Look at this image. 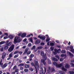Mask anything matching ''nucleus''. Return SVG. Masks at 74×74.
<instances>
[{
    "label": "nucleus",
    "mask_w": 74,
    "mask_h": 74,
    "mask_svg": "<svg viewBox=\"0 0 74 74\" xmlns=\"http://www.w3.org/2000/svg\"><path fill=\"white\" fill-rule=\"evenodd\" d=\"M24 71L25 72H27L28 71V69H24Z\"/></svg>",
    "instance_id": "a19ab883"
},
{
    "label": "nucleus",
    "mask_w": 74,
    "mask_h": 74,
    "mask_svg": "<svg viewBox=\"0 0 74 74\" xmlns=\"http://www.w3.org/2000/svg\"><path fill=\"white\" fill-rule=\"evenodd\" d=\"M19 56V55L17 54V55H15L14 57V58H17V57H18Z\"/></svg>",
    "instance_id": "ea45409f"
},
{
    "label": "nucleus",
    "mask_w": 74,
    "mask_h": 74,
    "mask_svg": "<svg viewBox=\"0 0 74 74\" xmlns=\"http://www.w3.org/2000/svg\"><path fill=\"white\" fill-rule=\"evenodd\" d=\"M11 58V57H9V58H7V60H10Z\"/></svg>",
    "instance_id": "680f3d73"
},
{
    "label": "nucleus",
    "mask_w": 74,
    "mask_h": 74,
    "mask_svg": "<svg viewBox=\"0 0 74 74\" xmlns=\"http://www.w3.org/2000/svg\"><path fill=\"white\" fill-rule=\"evenodd\" d=\"M56 67H57L58 68L61 67H62V64H57L56 65Z\"/></svg>",
    "instance_id": "dca6fc26"
},
{
    "label": "nucleus",
    "mask_w": 74,
    "mask_h": 74,
    "mask_svg": "<svg viewBox=\"0 0 74 74\" xmlns=\"http://www.w3.org/2000/svg\"><path fill=\"white\" fill-rule=\"evenodd\" d=\"M56 42H57V43H59L60 42L58 40H56Z\"/></svg>",
    "instance_id": "338daca9"
},
{
    "label": "nucleus",
    "mask_w": 74,
    "mask_h": 74,
    "mask_svg": "<svg viewBox=\"0 0 74 74\" xmlns=\"http://www.w3.org/2000/svg\"><path fill=\"white\" fill-rule=\"evenodd\" d=\"M62 70L64 71H67V69H65L64 67H63L62 68Z\"/></svg>",
    "instance_id": "a211bd4d"
},
{
    "label": "nucleus",
    "mask_w": 74,
    "mask_h": 74,
    "mask_svg": "<svg viewBox=\"0 0 74 74\" xmlns=\"http://www.w3.org/2000/svg\"><path fill=\"white\" fill-rule=\"evenodd\" d=\"M27 40V39L25 38L23 40V41L24 42H26V41Z\"/></svg>",
    "instance_id": "864d4df0"
},
{
    "label": "nucleus",
    "mask_w": 74,
    "mask_h": 74,
    "mask_svg": "<svg viewBox=\"0 0 74 74\" xmlns=\"http://www.w3.org/2000/svg\"><path fill=\"white\" fill-rule=\"evenodd\" d=\"M30 70L31 71H33V69L32 68H30Z\"/></svg>",
    "instance_id": "8fccbe9b"
},
{
    "label": "nucleus",
    "mask_w": 74,
    "mask_h": 74,
    "mask_svg": "<svg viewBox=\"0 0 74 74\" xmlns=\"http://www.w3.org/2000/svg\"><path fill=\"white\" fill-rule=\"evenodd\" d=\"M53 60V61H55L56 62H58V59H56V58H55V57H53V58L52 59Z\"/></svg>",
    "instance_id": "f3484780"
},
{
    "label": "nucleus",
    "mask_w": 74,
    "mask_h": 74,
    "mask_svg": "<svg viewBox=\"0 0 74 74\" xmlns=\"http://www.w3.org/2000/svg\"><path fill=\"white\" fill-rule=\"evenodd\" d=\"M23 66H24V64L23 63H21L19 65V66H20L21 67Z\"/></svg>",
    "instance_id": "473e14b6"
},
{
    "label": "nucleus",
    "mask_w": 74,
    "mask_h": 74,
    "mask_svg": "<svg viewBox=\"0 0 74 74\" xmlns=\"http://www.w3.org/2000/svg\"><path fill=\"white\" fill-rule=\"evenodd\" d=\"M5 56H6V53L5 52L2 53L1 57L2 59H4L5 58Z\"/></svg>",
    "instance_id": "0eeeda50"
},
{
    "label": "nucleus",
    "mask_w": 74,
    "mask_h": 74,
    "mask_svg": "<svg viewBox=\"0 0 74 74\" xmlns=\"http://www.w3.org/2000/svg\"><path fill=\"white\" fill-rule=\"evenodd\" d=\"M69 53L70 56H71L72 57H73V56H74L73 54L71 53V52H69Z\"/></svg>",
    "instance_id": "b1692460"
},
{
    "label": "nucleus",
    "mask_w": 74,
    "mask_h": 74,
    "mask_svg": "<svg viewBox=\"0 0 74 74\" xmlns=\"http://www.w3.org/2000/svg\"><path fill=\"white\" fill-rule=\"evenodd\" d=\"M16 68H17V66L16 65H15L13 68V70H16L17 69Z\"/></svg>",
    "instance_id": "a878e982"
},
{
    "label": "nucleus",
    "mask_w": 74,
    "mask_h": 74,
    "mask_svg": "<svg viewBox=\"0 0 74 74\" xmlns=\"http://www.w3.org/2000/svg\"><path fill=\"white\" fill-rule=\"evenodd\" d=\"M62 53H66V51L64 50H62L61 51Z\"/></svg>",
    "instance_id": "a18cd8bd"
},
{
    "label": "nucleus",
    "mask_w": 74,
    "mask_h": 74,
    "mask_svg": "<svg viewBox=\"0 0 74 74\" xmlns=\"http://www.w3.org/2000/svg\"><path fill=\"white\" fill-rule=\"evenodd\" d=\"M28 47H30L32 46V44L31 43H29L28 44Z\"/></svg>",
    "instance_id": "de8ad7c7"
},
{
    "label": "nucleus",
    "mask_w": 74,
    "mask_h": 74,
    "mask_svg": "<svg viewBox=\"0 0 74 74\" xmlns=\"http://www.w3.org/2000/svg\"><path fill=\"white\" fill-rule=\"evenodd\" d=\"M53 64L54 65V66H56V65H57L58 63L56 62H53Z\"/></svg>",
    "instance_id": "c85d7f7f"
},
{
    "label": "nucleus",
    "mask_w": 74,
    "mask_h": 74,
    "mask_svg": "<svg viewBox=\"0 0 74 74\" xmlns=\"http://www.w3.org/2000/svg\"><path fill=\"white\" fill-rule=\"evenodd\" d=\"M18 62H19V63H22V60H19Z\"/></svg>",
    "instance_id": "774afa93"
},
{
    "label": "nucleus",
    "mask_w": 74,
    "mask_h": 74,
    "mask_svg": "<svg viewBox=\"0 0 74 74\" xmlns=\"http://www.w3.org/2000/svg\"><path fill=\"white\" fill-rule=\"evenodd\" d=\"M40 42H41V40H40L37 39L35 43L36 44H38L40 43Z\"/></svg>",
    "instance_id": "f8f14e48"
},
{
    "label": "nucleus",
    "mask_w": 74,
    "mask_h": 74,
    "mask_svg": "<svg viewBox=\"0 0 74 74\" xmlns=\"http://www.w3.org/2000/svg\"><path fill=\"white\" fill-rule=\"evenodd\" d=\"M55 57H56V58H57L58 59V60H59V59H60V58H59V56H58V55H56Z\"/></svg>",
    "instance_id": "58836bf2"
},
{
    "label": "nucleus",
    "mask_w": 74,
    "mask_h": 74,
    "mask_svg": "<svg viewBox=\"0 0 74 74\" xmlns=\"http://www.w3.org/2000/svg\"><path fill=\"white\" fill-rule=\"evenodd\" d=\"M34 55L33 54H31V55H30V58H33V57H34Z\"/></svg>",
    "instance_id": "37998d69"
},
{
    "label": "nucleus",
    "mask_w": 74,
    "mask_h": 74,
    "mask_svg": "<svg viewBox=\"0 0 74 74\" xmlns=\"http://www.w3.org/2000/svg\"><path fill=\"white\" fill-rule=\"evenodd\" d=\"M61 57H64V56H65V58H66V55L65 54H62L61 55Z\"/></svg>",
    "instance_id": "7c9ffc66"
},
{
    "label": "nucleus",
    "mask_w": 74,
    "mask_h": 74,
    "mask_svg": "<svg viewBox=\"0 0 74 74\" xmlns=\"http://www.w3.org/2000/svg\"><path fill=\"white\" fill-rule=\"evenodd\" d=\"M26 36V33H23L21 35V37L23 38H24Z\"/></svg>",
    "instance_id": "ddd939ff"
},
{
    "label": "nucleus",
    "mask_w": 74,
    "mask_h": 74,
    "mask_svg": "<svg viewBox=\"0 0 74 74\" xmlns=\"http://www.w3.org/2000/svg\"><path fill=\"white\" fill-rule=\"evenodd\" d=\"M22 41V39L20 38V37L16 36L14 39V44H16L17 42H20Z\"/></svg>",
    "instance_id": "f03ea898"
},
{
    "label": "nucleus",
    "mask_w": 74,
    "mask_h": 74,
    "mask_svg": "<svg viewBox=\"0 0 74 74\" xmlns=\"http://www.w3.org/2000/svg\"><path fill=\"white\" fill-rule=\"evenodd\" d=\"M50 40V38H49V36L47 37V38L46 39V42H48V41H49Z\"/></svg>",
    "instance_id": "412c9836"
},
{
    "label": "nucleus",
    "mask_w": 74,
    "mask_h": 74,
    "mask_svg": "<svg viewBox=\"0 0 74 74\" xmlns=\"http://www.w3.org/2000/svg\"><path fill=\"white\" fill-rule=\"evenodd\" d=\"M11 44V42H9L8 43L5 45V46L4 47V49L5 50L8 49L9 48L8 46H10Z\"/></svg>",
    "instance_id": "7ed1b4c3"
},
{
    "label": "nucleus",
    "mask_w": 74,
    "mask_h": 74,
    "mask_svg": "<svg viewBox=\"0 0 74 74\" xmlns=\"http://www.w3.org/2000/svg\"><path fill=\"white\" fill-rule=\"evenodd\" d=\"M26 46H24L23 47V49H25V48H26Z\"/></svg>",
    "instance_id": "e2e57ef3"
},
{
    "label": "nucleus",
    "mask_w": 74,
    "mask_h": 74,
    "mask_svg": "<svg viewBox=\"0 0 74 74\" xmlns=\"http://www.w3.org/2000/svg\"><path fill=\"white\" fill-rule=\"evenodd\" d=\"M55 51L56 52H59V50H57V49H55Z\"/></svg>",
    "instance_id": "052dcab7"
},
{
    "label": "nucleus",
    "mask_w": 74,
    "mask_h": 74,
    "mask_svg": "<svg viewBox=\"0 0 74 74\" xmlns=\"http://www.w3.org/2000/svg\"><path fill=\"white\" fill-rule=\"evenodd\" d=\"M55 45V44H54V43H52V42H51L50 43V45L51 46H53V45Z\"/></svg>",
    "instance_id": "c9c22d12"
},
{
    "label": "nucleus",
    "mask_w": 74,
    "mask_h": 74,
    "mask_svg": "<svg viewBox=\"0 0 74 74\" xmlns=\"http://www.w3.org/2000/svg\"><path fill=\"white\" fill-rule=\"evenodd\" d=\"M19 70L18 69H16L15 70V71L14 72H12V74H18V71Z\"/></svg>",
    "instance_id": "9b49d317"
},
{
    "label": "nucleus",
    "mask_w": 74,
    "mask_h": 74,
    "mask_svg": "<svg viewBox=\"0 0 74 74\" xmlns=\"http://www.w3.org/2000/svg\"><path fill=\"white\" fill-rule=\"evenodd\" d=\"M31 36V35H28L27 36V37H30Z\"/></svg>",
    "instance_id": "69168bd1"
},
{
    "label": "nucleus",
    "mask_w": 74,
    "mask_h": 74,
    "mask_svg": "<svg viewBox=\"0 0 74 74\" xmlns=\"http://www.w3.org/2000/svg\"><path fill=\"white\" fill-rule=\"evenodd\" d=\"M25 68H29L30 67V65H29L26 64L25 65Z\"/></svg>",
    "instance_id": "aec40b11"
},
{
    "label": "nucleus",
    "mask_w": 74,
    "mask_h": 74,
    "mask_svg": "<svg viewBox=\"0 0 74 74\" xmlns=\"http://www.w3.org/2000/svg\"><path fill=\"white\" fill-rule=\"evenodd\" d=\"M8 42H9V41L8 40L6 41V43L5 45L8 44L9 43H8Z\"/></svg>",
    "instance_id": "bf43d9fd"
},
{
    "label": "nucleus",
    "mask_w": 74,
    "mask_h": 74,
    "mask_svg": "<svg viewBox=\"0 0 74 74\" xmlns=\"http://www.w3.org/2000/svg\"><path fill=\"white\" fill-rule=\"evenodd\" d=\"M71 51L73 53H74V49H71Z\"/></svg>",
    "instance_id": "c03bdc74"
},
{
    "label": "nucleus",
    "mask_w": 74,
    "mask_h": 74,
    "mask_svg": "<svg viewBox=\"0 0 74 74\" xmlns=\"http://www.w3.org/2000/svg\"><path fill=\"white\" fill-rule=\"evenodd\" d=\"M0 50H1V51L2 52L3 51V47H1L0 48Z\"/></svg>",
    "instance_id": "3c124183"
},
{
    "label": "nucleus",
    "mask_w": 74,
    "mask_h": 74,
    "mask_svg": "<svg viewBox=\"0 0 74 74\" xmlns=\"http://www.w3.org/2000/svg\"><path fill=\"white\" fill-rule=\"evenodd\" d=\"M29 40L31 42H33V40L32 38L29 39Z\"/></svg>",
    "instance_id": "4d7b16f0"
},
{
    "label": "nucleus",
    "mask_w": 74,
    "mask_h": 74,
    "mask_svg": "<svg viewBox=\"0 0 74 74\" xmlns=\"http://www.w3.org/2000/svg\"><path fill=\"white\" fill-rule=\"evenodd\" d=\"M47 61H48V64H51V61L49 60V59H48Z\"/></svg>",
    "instance_id": "393cba45"
},
{
    "label": "nucleus",
    "mask_w": 74,
    "mask_h": 74,
    "mask_svg": "<svg viewBox=\"0 0 74 74\" xmlns=\"http://www.w3.org/2000/svg\"><path fill=\"white\" fill-rule=\"evenodd\" d=\"M9 57L11 58H12V53H10V54L9 55Z\"/></svg>",
    "instance_id": "72a5a7b5"
},
{
    "label": "nucleus",
    "mask_w": 74,
    "mask_h": 74,
    "mask_svg": "<svg viewBox=\"0 0 74 74\" xmlns=\"http://www.w3.org/2000/svg\"><path fill=\"white\" fill-rule=\"evenodd\" d=\"M69 73L70 74H74V72L73 71H70Z\"/></svg>",
    "instance_id": "e433bc0d"
},
{
    "label": "nucleus",
    "mask_w": 74,
    "mask_h": 74,
    "mask_svg": "<svg viewBox=\"0 0 74 74\" xmlns=\"http://www.w3.org/2000/svg\"><path fill=\"white\" fill-rule=\"evenodd\" d=\"M8 66V63H5L3 65H1V66L2 68V69H4L7 66Z\"/></svg>",
    "instance_id": "423d86ee"
},
{
    "label": "nucleus",
    "mask_w": 74,
    "mask_h": 74,
    "mask_svg": "<svg viewBox=\"0 0 74 74\" xmlns=\"http://www.w3.org/2000/svg\"><path fill=\"white\" fill-rule=\"evenodd\" d=\"M36 48V46L34 45L33 46V47H32L31 48V50H33V49H34Z\"/></svg>",
    "instance_id": "2f4dec72"
},
{
    "label": "nucleus",
    "mask_w": 74,
    "mask_h": 74,
    "mask_svg": "<svg viewBox=\"0 0 74 74\" xmlns=\"http://www.w3.org/2000/svg\"><path fill=\"white\" fill-rule=\"evenodd\" d=\"M50 49L51 51H53V47H51Z\"/></svg>",
    "instance_id": "5fc2aeb1"
},
{
    "label": "nucleus",
    "mask_w": 74,
    "mask_h": 74,
    "mask_svg": "<svg viewBox=\"0 0 74 74\" xmlns=\"http://www.w3.org/2000/svg\"><path fill=\"white\" fill-rule=\"evenodd\" d=\"M26 53H27V55H30V53H31V51H27Z\"/></svg>",
    "instance_id": "bb28decb"
},
{
    "label": "nucleus",
    "mask_w": 74,
    "mask_h": 74,
    "mask_svg": "<svg viewBox=\"0 0 74 74\" xmlns=\"http://www.w3.org/2000/svg\"><path fill=\"white\" fill-rule=\"evenodd\" d=\"M18 53H19V54H20V55H22V51H20L19 52L18 51Z\"/></svg>",
    "instance_id": "603ef678"
},
{
    "label": "nucleus",
    "mask_w": 74,
    "mask_h": 74,
    "mask_svg": "<svg viewBox=\"0 0 74 74\" xmlns=\"http://www.w3.org/2000/svg\"><path fill=\"white\" fill-rule=\"evenodd\" d=\"M65 67L66 69H69L70 68V66L68 64H66Z\"/></svg>",
    "instance_id": "4468645a"
},
{
    "label": "nucleus",
    "mask_w": 74,
    "mask_h": 74,
    "mask_svg": "<svg viewBox=\"0 0 74 74\" xmlns=\"http://www.w3.org/2000/svg\"><path fill=\"white\" fill-rule=\"evenodd\" d=\"M29 48L28 47L26 48L25 50L24 53H26L28 52V51H29Z\"/></svg>",
    "instance_id": "2eb2a0df"
},
{
    "label": "nucleus",
    "mask_w": 74,
    "mask_h": 74,
    "mask_svg": "<svg viewBox=\"0 0 74 74\" xmlns=\"http://www.w3.org/2000/svg\"><path fill=\"white\" fill-rule=\"evenodd\" d=\"M45 45V43L44 42H41L40 43L41 45Z\"/></svg>",
    "instance_id": "49530a36"
},
{
    "label": "nucleus",
    "mask_w": 74,
    "mask_h": 74,
    "mask_svg": "<svg viewBox=\"0 0 74 74\" xmlns=\"http://www.w3.org/2000/svg\"><path fill=\"white\" fill-rule=\"evenodd\" d=\"M9 37L11 40L14 37L12 35H10Z\"/></svg>",
    "instance_id": "4be33fe9"
},
{
    "label": "nucleus",
    "mask_w": 74,
    "mask_h": 74,
    "mask_svg": "<svg viewBox=\"0 0 74 74\" xmlns=\"http://www.w3.org/2000/svg\"><path fill=\"white\" fill-rule=\"evenodd\" d=\"M70 49H73V46H71L70 47Z\"/></svg>",
    "instance_id": "0e129e2a"
},
{
    "label": "nucleus",
    "mask_w": 74,
    "mask_h": 74,
    "mask_svg": "<svg viewBox=\"0 0 74 74\" xmlns=\"http://www.w3.org/2000/svg\"><path fill=\"white\" fill-rule=\"evenodd\" d=\"M38 38H40V40H44L45 39V36H40V35H39L38 37Z\"/></svg>",
    "instance_id": "1a4fd4ad"
},
{
    "label": "nucleus",
    "mask_w": 74,
    "mask_h": 74,
    "mask_svg": "<svg viewBox=\"0 0 74 74\" xmlns=\"http://www.w3.org/2000/svg\"><path fill=\"white\" fill-rule=\"evenodd\" d=\"M18 52H19V51H16L14 53V54L15 55V54H16V53H18Z\"/></svg>",
    "instance_id": "4c0bfd02"
},
{
    "label": "nucleus",
    "mask_w": 74,
    "mask_h": 74,
    "mask_svg": "<svg viewBox=\"0 0 74 74\" xmlns=\"http://www.w3.org/2000/svg\"><path fill=\"white\" fill-rule=\"evenodd\" d=\"M70 64H71V67H74V64L72 63H70Z\"/></svg>",
    "instance_id": "f704fd0d"
},
{
    "label": "nucleus",
    "mask_w": 74,
    "mask_h": 74,
    "mask_svg": "<svg viewBox=\"0 0 74 74\" xmlns=\"http://www.w3.org/2000/svg\"><path fill=\"white\" fill-rule=\"evenodd\" d=\"M5 43V42L2 41L0 42V45H2V44H4Z\"/></svg>",
    "instance_id": "c756f323"
},
{
    "label": "nucleus",
    "mask_w": 74,
    "mask_h": 74,
    "mask_svg": "<svg viewBox=\"0 0 74 74\" xmlns=\"http://www.w3.org/2000/svg\"><path fill=\"white\" fill-rule=\"evenodd\" d=\"M64 59L63 58H61L60 59V62H62V61H63V60Z\"/></svg>",
    "instance_id": "09e8293b"
},
{
    "label": "nucleus",
    "mask_w": 74,
    "mask_h": 74,
    "mask_svg": "<svg viewBox=\"0 0 74 74\" xmlns=\"http://www.w3.org/2000/svg\"><path fill=\"white\" fill-rule=\"evenodd\" d=\"M41 62L43 64H44L45 66L46 65L47 63L45 62V60H44L43 59H41Z\"/></svg>",
    "instance_id": "6e6552de"
},
{
    "label": "nucleus",
    "mask_w": 74,
    "mask_h": 74,
    "mask_svg": "<svg viewBox=\"0 0 74 74\" xmlns=\"http://www.w3.org/2000/svg\"><path fill=\"white\" fill-rule=\"evenodd\" d=\"M43 58H44V60H47V58L45 54L44 56H43Z\"/></svg>",
    "instance_id": "cd10ccee"
},
{
    "label": "nucleus",
    "mask_w": 74,
    "mask_h": 74,
    "mask_svg": "<svg viewBox=\"0 0 74 74\" xmlns=\"http://www.w3.org/2000/svg\"><path fill=\"white\" fill-rule=\"evenodd\" d=\"M14 45H12L8 49V51L9 52H11L14 50Z\"/></svg>",
    "instance_id": "20e7f679"
},
{
    "label": "nucleus",
    "mask_w": 74,
    "mask_h": 74,
    "mask_svg": "<svg viewBox=\"0 0 74 74\" xmlns=\"http://www.w3.org/2000/svg\"><path fill=\"white\" fill-rule=\"evenodd\" d=\"M41 56H42V57L44 56V52L42 51L41 52Z\"/></svg>",
    "instance_id": "5701e85b"
},
{
    "label": "nucleus",
    "mask_w": 74,
    "mask_h": 74,
    "mask_svg": "<svg viewBox=\"0 0 74 74\" xmlns=\"http://www.w3.org/2000/svg\"><path fill=\"white\" fill-rule=\"evenodd\" d=\"M31 65L33 67H35L36 71V74H37V73L38 72L37 69H38V68L39 69V66H38V61H35V64L33 62H32Z\"/></svg>",
    "instance_id": "f257e3e1"
},
{
    "label": "nucleus",
    "mask_w": 74,
    "mask_h": 74,
    "mask_svg": "<svg viewBox=\"0 0 74 74\" xmlns=\"http://www.w3.org/2000/svg\"><path fill=\"white\" fill-rule=\"evenodd\" d=\"M20 69L21 70H22L23 69V67H20Z\"/></svg>",
    "instance_id": "13d9d810"
},
{
    "label": "nucleus",
    "mask_w": 74,
    "mask_h": 74,
    "mask_svg": "<svg viewBox=\"0 0 74 74\" xmlns=\"http://www.w3.org/2000/svg\"><path fill=\"white\" fill-rule=\"evenodd\" d=\"M3 65V63H2V60H1V61L0 62V65Z\"/></svg>",
    "instance_id": "79ce46f5"
},
{
    "label": "nucleus",
    "mask_w": 74,
    "mask_h": 74,
    "mask_svg": "<svg viewBox=\"0 0 74 74\" xmlns=\"http://www.w3.org/2000/svg\"><path fill=\"white\" fill-rule=\"evenodd\" d=\"M18 36H22V34L21 33H20L18 34Z\"/></svg>",
    "instance_id": "6e6d98bb"
},
{
    "label": "nucleus",
    "mask_w": 74,
    "mask_h": 74,
    "mask_svg": "<svg viewBox=\"0 0 74 74\" xmlns=\"http://www.w3.org/2000/svg\"><path fill=\"white\" fill-rule=\"evenodd\" d=\"M40 74H45V73H44V70H43V69L42 68L40 67Z\"/></svg>",
    "instance_id": "9d476101"
},
{
    "label": "nucleus",
    "mask_w": 74,
    "mask_h": 74,
    "mask_svg": "<svg viewBox=\"0 0 74 74\" xmlns=\"http://www.w3.org/2000/svg\"><path fill=\"white\" fill-rule=\"evenodd\" d=\"M49 70L48 69L47 70L49 72V70H50L51 71V73L54 72L55 71H56L55 70V69H54L53 68H51V67H49Z\"/></svg>",
    "instance_id": "39448f33"
},
{
    "label": "nucleus",
    "mask_w": 74,
    "mask_h": 74,
    "mask_svg": "<svg viewBox=\"0 0 74 74\" xmlns=\"http://www.w3.org/2000/svg\"><path fill=\"white\" fill-rule=\"evenodd\" d=\"M42 48H43V47L42 46H38L37 47L38 49H41Z\"/></svg>",
    "instance_id": "6ab92c4d"
}]
</instances>
